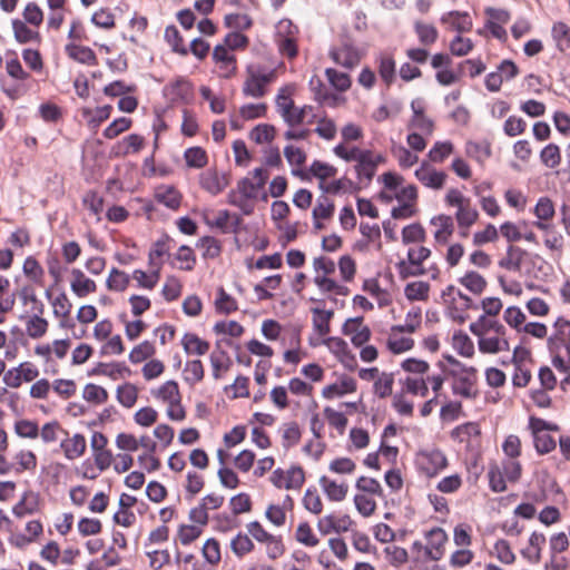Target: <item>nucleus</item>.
<instances>
[{
    "label": "nucleus",
    "instance_id": "1",
    "mask_svg": "<svg viewBox=\"0 0 570 570\" xmlns=\"http://www.w3.org/2000/svg\"><path fill=\"white\" fill-rule=\"evenodd\" d=\"M268 173L264 168H255L250 176L237 181L236 187L227 194V203L240 209L244 215L253 214L255 200L266 184Z\"/></svg>",
    "mask_w": 570,
    "mask_h": 570
},
{
    "label": "nucleus",
    "instance_id": "2",
    "mask_svg": "<svg viewBox=\"0 0 570 570\" xmlns=\"http://www.w3.org/2000/svg\"><path fill=\"white\" fill-rule=\"evenodd\" d=\"M448 206L456 207L455 220L462 236H466L470 227L474 225L480 215L478 209L472 205L471 199L465 197L458 188H450L445 195Z\"/></svg>",
    "mask_w": 570,
    "mask_h": 570
},
{
    "label": "nucleus",
    "instance_id": "3",
    "mask_svg": "<svg viewBox=\"0 0 570 570\" xmlns=\"http://www.w3.org/2000/svg\"><path fill=\"white\" fill-rule=\"evenodd\" d=\"M150 394L156 401L167 406L166 413L171 421L185 420L186 411L181 404V394L176 381H166L160 386L153 389Z\"/></svg>",
    "mask_w": 570,
    "mask_h": 570
},
{
    "label": "nucleus",
    "instance_id": "4",
    "mask_svg": "<svg viewBox=\"0 0 570 570\" xmlns=\"http://www.w3.org/2000/svg\"><path fill=\"white\" fill-rule=\"evenodd\" d=\"M441 298L446 314L452 321L463 324L468 320V312L472 307V299L468 295L454 285H449L442 291Z\"/></svg>",
    "mask_w": 570,
    "mask_h": 570
},
{
    "label": "nucleus",
    "instance_id": "5",
    "mask_svg": "<svg viewBox=\"0 0 570 570\" xmlns=\"http://www.w3.org/2000/svg\"><path fill=\"white\" fill-rule=\"evenodd\" d=\"M276 80V71L261 66H249L243 86L246 97L262 98L267 94V88Z\"/></svg>",
    "mask_w": 570,
    "mask_h": 570
},
{
    "label": "nucleus",
    "instance_id": "6",
    "mask_svg": "<svg viewBox=\"0 0 570 570\" xmlns=\"http://www.w3.org/2000/svg\"><path fill=\"white\" fill-rule=\"evenodd\" d=\"M431 256V249L423 246H413L407 250L405 259L396 263L395 267L400 278L417 277L428 274L424 262Z\"/></svg>",
    "mask_w": 570,
    "mask_h": 570
},
{
    "label": "nucleus",
    "instance_id": "7",
    "mask_svg": "<svg viewBox=\"0 0 570 570\" xmlns=\"http://www.w3.org/2000/svg\"><path fill=\"white\" fill-rule=\"evenodd\" d=\"M528 429L533 439V446L539 454H548L556 449L557 443L548 432L558 431L559 426L557 424L547 422L541 417L530 416Z\"/></svg>",
    "mask_w": 570,
    "mask_h": 570
},
{
    "label": "nucleus",
    "instance_id": "8",
    "mask_svg": "<svg viewBox=\"0 0 570 570\" xmlns=\"http://www.w3.org/2000/svg\"><path fill=\"white\" fill-rule=\"evenodd\" d=\"M452 365H456L460 368L453 371V384L452 391L455 395L472 400L478 395L476 385V370L474 367H465L459 361L453 357L448 358Z\"/></svg>",
    "mask_w": 570,
    "mask_h": 570
},
{
    "label": "nucleus",
    "instance_id": "9",
    "mask_svg": "<svg viewBox=\"0 0 570 570\" xmlns=\"http://www.w3.org/2000/svg\"><path fill=\"white\" fill-rule=\"evenodd\" d=\"M271 483L277 489L299 490L305 482V472L299 465L289 469H276L269 478Z\"/></svg>",
    "mask_w": 570,
    "mask_h": 570
},
{
    "label": "nucleus",
    "instance_id": "10",
    "mask_svg": "<svg viewBox=\"0 0 570 570\" xmlns=\"http://www.w3.org/2000/svg\"><path fill=\"white\" fill-rule=\"evenodd\" d=\"M419 470L428 478H433L448 466V458L439 449L421 451L416 455Z\"/></svg>",
    "mask_w": 570,
    "mask_h": 570
},
{
    "label": "nucleus",
    "instance_id": "11",
    "mask_svg": "<svg viewBox=\"0 0 570 570\" xmlns=\"http://www.w3.org/2000/svg\"><path fill=\"white\" fill-rule=\"evenodd\" d=\"M90 449L96 468L104 472L108 470L114 462V454L108 449V438L98 431H95L90 438Z\"/></svg>",
    "mask_w": 570,
    "mask_h": 570
},
{
    "label": "nucleus",
    "instance_id": "12",
    "mask_svg": "<svg viewBox=\"0 0 570 570\" xmlns=\"http://www.w3.org/2000/svg\"><path fill=\"white\" fill-rule=\"evenodd\" d=\"M198 183L202 189L212 196H217L230 184V175L218 170L216 167H209L200 173Z\"/></svg>",
    "mask_w": 570,
    "mask_h": 570
},
{
    "label": "nucleus",
    "instance_id": "13",
    "mask_svg": "<svg viewBox=\"0 0 570 570\" xmlns=\"http://www.w3.org/2000/svg\"><path fill=\"white\" fill-rule=\"evenodd\" d=\"M552 330V334L547 340L549 351L570 350V320L558 316L553 322Z\"/></svg>",
    "mask_w": 570,
    "mask_h": 570
},
{
    "label": "nucleus",
    "instance_id": "14",
    "mask_svg": "<svg viewBox=\"0 0 570 570\" xmlns=\"http://www.w3.org/2000/svg\"><path fill=\"white\" fill-rule=\"evenodd\" d=\"M43 533V525L40 520H30L24 525V532L12 533L9 538L11 546L18 549H26L37 543Z\"/></svg>",
    "mask_w": 570,
    "mask_h": 570
},
{
    "label": "nucleus",
    "instance_id": "15",
    "mask_svg": "<svg viewBox=\"0 0 570 570\" xmlns=\"http://www.w3.org/2000/svg\"><path fill=\"white\" fill-rule=\"evenodd\" d=\"M476 337L479 351L483 354H499L501 352L510 351L507 330H501L498 333H488L484 334V336Z\"/></svg>",
    "mask_w": 570,
    "mask_h": 570
},
{
    "label": "nucleus",
    "instance_id": "16",
    "mask_svg": "<svg viewBox=\"0 0 570 570\" xmlns=\"http://www.w3.org/2000/svg\"><path fill=\"white\" fill-rule=\"evenodd\" d=\"M416 179L426 188L440 190L444 187L448 175L423 161L414 173Z\"/></svg>",
    "mask_w": 570,
    "mask_h": 570
},
{
    "label": "nucleus",
    "instance_id": "17",
    "mask_svg": "<svg viewBox=\"0 0 570 570\" xmlns=\"http://www.w3.org/2000/svg\"><path fill=\"white\" fill-rule=\"evenodd\" d=\"M426 546L424 548L425 560H440L444 554V547L448 541L445 531L441 528H433L426 533Z\"/></svg>",
    "mask_w": 570,
    "mask_h": 570
},
{
    "label": "nucleus",
    "instance_id": "18",
    "mask_svg": "<svg viewBox=\"0 0 570 570\" xmlns=\"http://www.w3.org/2000/svg\"><path fill=\"white\" fill-rule=\"evenodd\" d=\"M383 161L384 158L382 155L376 154L370 149L364 150L363 156L355 165L357 178L361 181L365 180L366 183H370L376 173L377 165Z\"/></svg>",
    "mask_w": 570,
    "mask_h": 570
},
{
    "label": "nucleus",
    "instance_id": "19",
    "mask_svg": "<svg viewBox=\"0 0 570 570\" xmlns=\"http://www.w3.org/2000/svg\"><path fill=\"white\" fill-rule=\"evenodd\" d=\"M413 115L407 122L409 129H415L423 135L430 136L434 130V122L424 114V106L419 100L411 102Z\"/></svg>",
    "mask_w": 570,
    "mask_h": 570
},
{
    "label": "nucleus",
    "instance_id": "20",
    "mask_svg": "<svg viewBox=\"0 0 570 570\" xmlns=\"http://www.w3.org/2000/svg\"><path fill=\"white\" fill-rule=\"evenodd\" d=\"M330 57L335 63L347 69L354 68L361 61L360 51L350 43H344L338 48L332 49L330 51Z\"/></svg>",
    "mask_w": 570,
    "mask_h": 570
},
{
    "label": "nucleus",
    "instance_id": "21",
    "mask_svg": "<svg viewBox=\"0 0 570 570\" xmlns=\"http://www.w3.org/2000/svg\"><path fill=\"white\" fill-rule=\"evenodd\" d=\"M404 333H406V331L397 325L391 327L386 338V347L393 354H401L413 348L414 340L412 337L404 336Z\"/></svg>",
    "mask_w": 570,
    "mask_h": 570
},
{
    "label": "nucleus",
    "instance_id": "22",
    "mask_svg": "<svg viewBox=\"0 0 570 570\" xmlns=\"http://www.w3.org/2000/svg\"><path fill=\"white\" fill-rule=\"evenodd\" d=\"M335 212V204L333 199H331L326 195H321L316 199V204L313 208L312 216L314 228L317 230L324 229V220H328L333 217Z\"/></svg>",
    "mask_w": 570,
    "mask_h": 570
},
{
    "label": "nucleus",
    "instance_id": "23",
    "mask_svg": "<svg viewBox=\"0 0 570 570\" xmlns=\"http://www.w3.org/2000/svg\"><path fill=\"white\" fill-rule=\"evenodd\" d=\"M67 438L60 443V449L66 459L73 461L81 458L87 449L86 438L80 433H75L69 436L66 432Z\"/></svg>",
    "mask_w": 570,
    "mask_h": 570
},
{
    "label": "nucleus",
    "instance_id": "24",
    "mask_svg": "<svg viewBox=\"0 0 570 570\" xmlns=\"http://www.w3.org/2000/svg\"><path fill=\"white\" fill-rule=\"evenodd\" d=\"M357 383L354 377L348 375H341L333 384L326 385L322 390V395L325 399H335L345 394L354 393Z\"/></svg>",
    "mask_w": 570,
    "mask_h": 570
},
{
    "label": "nucleus",
    "instance_id": "25",
    "mask_svg": "<svg viewBox=\"0 0 570 570\" xmlns=\"http://www.w3.org/2000/svg\"><path fill=\"white\" fill-rule=\"evenodd\" d=\"M344 333L351 335V341L354 346H363L371 338V330L364 325L362 318L348 320L344 324Z\"/></svg>",
    "mask_w": 570,
    "mask_h": 570
},
{
    "label": "nucleus",
    "instance_id": "26",
    "mask_svg": "<svg viewBox=\"0 0 570 570\" xmlns=\"http://www.w3.org/2000/svg\"><path fill=\"white\" fill-rule=\"evenodd\" d=\"M154 197L157 203L165 205L167 208L177 210L181 204L183 195L171 185H160L155 188Z\"/></svg>",
    "mask_w": 570,
    "mask_h": 570
},
{
    "label": "nucleus",
    "instance_id": "27",
    "mask_svg": "<svg viewBox=\"0 0 570 570\" xmlns=\"http://www.w3.org/2000/svg\"><path fill=\"white\" fill-rule=\"evenodd\" d=\"M65 52L69 59L81 65L96 66L98 63L95 51L89 47L70 42L65 46Z\"/></svg>",
    "mask_w": 570,
    "mask_h": 570
},
{
    "label": "nucleus",
    "instance_id": "28",
    "mask_svg": "<svg viewBox=\"0 0 570 570\" xmlns=\"http://www.w3.org/2000/svg\"><path fill=\"white\" fill-rule=\"evenodd\" d=\"M534 216L537 220L532 223V226L538 229H547V225L554 217L556 210L552 200L548 197H541L534 206Z\"/></svg>",
    "mask_w": 570,
    "mask_h": 570
},
{
    "label": "nucleus",
    "instance_id": "29",
    "mask_svg": "<svg viewBox=\"0 0 570 570\" xmlns=\"http://www.w3.org/2000/svg\"><path fill=\"white\" fill-rule=\"evenodd\" d=\"M40 510L39 494L32 491L26 492L18 503L12 508V513L21 519L27 515L35 514Z\"/></svg>",
    "mask_w": 570,
    "mask_h": 570
},
{
    "label": "nucleus",
    "instance_id": "30",
    "mask_svg": "<svg viewBox=\"0 0 570 570\" xmlns=\"http://www.w3.org/2000/svg\"><path fill=\"white\" fill-rule=\"evenodd\" d=\"M453 440L465 443L471 446L473 442H478L481 436V428L476 422H466L452 430Z\"/></svg>",
    "mask_w": 570,
    "mask_h": 570
},
{
    "label": "nucleus",
    "instance_id": "31",
    "mask_svg": "<svg viewBox=\"0 0 570 570\" xmlns=\"http://www.w3.org/2000/svg\"><path fill=\"white\" fill-rule=\"evenodd\" d=\"M71 276H72V279L70 283V287H71V291L78 297H86L87 295L96 292L97 285H96L95 281L87 277L81 269L73 268L71 271Z\"/></svg>",
    "mask_w": 570,
    "mask_h": 570
},
{
    "label": "nucleus",
    "instance_id": "32",
    "mask_svg": "<svg viewBox=\"0 0 570 570\" xmlns=\"http://www.w3.org/2000/svg\"><path fill=\"white\" fill-rule=\"evenodd\" d=\"M528 253L525 249L510 245L507 248L505 256L500 259L499 266L510 272L518 273L521 271L522 263L527 257Z\"/></svg>",
    "mask_w": 570,
    "mask_h": 570
},
{
    "label": "nucleus",
    "instance_id": "33",
    "mask_svg": "<svg viewBox=\"0 0 570 570\" xmlns=\"http://www.w3.org/2000/svg\"><path fill=\"white\" fill-rule=\"evenodd\" d=\"M431 225L435 227L434 239L439 244H445L454 232L453 218L441 214L431 219Z\"/></svg>",
    "mask_w": 570,
    "mask_h": 570
},
{
    "label": "nucleus",
    "instance_id": "34",
    "mask_svg": "<svg viewBox=\"0 0 570 570\" xmlns=\"http://www.w3.org/2000/svg\"><path fill=\"white\" fill-rule=\"evenodd\" d=\"M377 72L386 86L395 80L396 63L392 53L381 52L376 58Z\"/></svg>",
    "mask_w": 570,
    "mask_h": 570
},
{
    "label": "nucleus",
    "instance_id": "35",
    "mask_svg": "<svg viewBox=\"0 0 570 570\" xmlns=\"http://www.w3.org/2000/svg\"><path fill=\"white\" fill-rule=\"evenodd\" d=\"M441 22L449 24L453 30L459 33L468 32L472 29V20L468 12L449 11L441 17Z\"/></svg>",
    "mask_w": 570,
    "mask_h": 570
},
{
    "label": "nucleus",
    "instance_id": "36",
    "mask_svg": "<svg viewBox=\"0 0 570 570\" xmlns=\"http://www.w3.org/2000/svg\"><path fill=\"white\" fill-rule=\"evenodd\" d=\"M544 233L543 244L546 248L560 257L564 250V237L559 233L552 224L547 225V229H540Z\"/></svg>",
    "mask_w": 570,
    "mask_h": 570
},
{
    "label": "nucleus",
    "instance_id": "37",
    "mask_svg": "<svg viewBox=\"0 0 570 570\" xmlns=\"http://www.w3.org/2000/svg\"><path fill=\"white\" fill-rule=\"evenodd\" d=\"M112 107L110 105H105L101 107H97L96 109H91L89 107L81 108V116L87 120V125L91 129H97L101 122L107 120L111 115Z\"/></svg>",
    "mask_w": 570,
    "mask_h": 570
},
{
    "label": "nucleus",
    "instance_id": "38",
    "mask_svg": "<svg viewBox=\"0 0 570 570\" xmlns=\"http://www.w3.org/2000/svg\"><path fill=\"white\" fill-rule=\"evenodd\" d=\"M320 484L331 501H343L348 492V485L345 482L337 483L325 475L321 476Z\"/></svg>",
    "mask_w": 570,
    "mask_h": 570
},
{
    "label": "nucleus",
    "instance_id": "39",
    "mask_svg": "<svg viewBox=\"0 0 570 570\" xmlns=\"http://www.w3.org/2000/svg\"><path fill=\"white\" fill-rule=\"evenodd\" d=\"M71 307L72 305L65 293H60L52 301L53 314L60 320L61 327L69 328L73 326L69 323Z\"/></svg>",
    "mask_w": 570,
    "mask_h": 570
},
{
    "label": "nucleus",
    "instance_id": "40",
    "mask_svg": "<svg viewBox=\"0 0 570 570\" xmlns=\"http://www.w3.org/2000/svg\"><path fill=\"white\" fill-rule=\"evenodd\" d=\"M296 90L295 85H286L282 87L275 98L276 111L282 119L289 112L291 108L295 106L293 95Z\"/></svg>",
    "mask_w": 570,
    "mask_h": 570
},
{
    "label": "nucleus",
    "instance_id": "41",
    "mask_svg": "<svg viewBox=\"0 0 570 570\" xmlns=\"http://www.w3.org/2000/svg\"><path fill=\"white\" fill-rule=\"evenodd\" d=\"M505 327L492 316H480L475 322L470 325V331L475 336H484L488 333H498Z\"/></svg>",
    "mask_w": 570,
    "mask_h": 570
},
{
    "label": "nucleus",
    "instance_id": "42",
    "mask_svg": "<svg viewBox=\"0 0 570 570\" xmlns=\"http://www.w3.org/2000/svg\"><path fill=\"white\" fill-rule=\"evenodd\" d=\"M131 277L139 288L153 291L160 278L159 266L150 267L149 273L142 269H135Z\"/></svg>",
    "mask_w": 570,
    "mask_h": 570
},
{
    "label": "nucleus",
    "instance_id": "43",
    "mask_svg": "<svg viewBox=\"0 0 570 570\" xmlns=\"http://www.w3.org/2000/svg\"><path fill=\"white\" fill-rule=\"evenodd\" d=\"M313 314V327L320 336H325L331 332L330 322L334 315L333 311H326L320 307L311 309Z\"/></svg>",
    "mask_w": 570,
    "mask_h": 570
},
{
    "label": "nucleus",
    "instance_id": "44",
    "mask_svg": "<svg viewBox=\"0 0 570 570\" xmlns=\"http://www.w3.org/2000/svg\"><path fill=\"white\" fill-rule=\"evenodd\" d=\"M181 345L187 354L205 355L209 351V343L194 333H186L181 338Z\"/></svg>",
    "mask_w": 570,
    "mask_h": 570
},
{
    "label": "nucleus",
    "instance_id": "45",
    "mask_svg": "<svg viewBox=\"0 0 570 570\" xmlns=\"http://www.w3.org/2000/svg\"><path fill=\"white\" fill-rule=\"evenodd\" d=\"M145 139L140 135L131 134L119 141L115 147L117 156H126L130 153H138L144 147Z\"/></svg>",
    "mask_w": 570,
    "mask_h": 570
},
{
    "label": "nucleus",
    "instance_id": "46",
    "mask_svg": "<svg viewBox=\"0 0 570 570\" xmlns=\"http://www.w3.org/2000/svg\"><path fill=\"white\" fill-rule=\"evenodd\" d=\"M130 284V275L126 272L112 267L106 279V286L111 292H125Z\"/></svg>",
    "mask_w": 570,
    "mask_h": 570
},
{
    "label": "nucleus",
    "instance_id": "47",
    "mask_svg": "<svg viewBox=\"0 0 570 570\" xmlns=\"http://www.w3.org/2000/svg\"><path fill=\"white\" fill-rule=\"evenodd\" d=\"M12 30L14 39L19 43L40 41V33L37 30H33L32 28L28 27L27 23L22 20L14 19L12 21Z\"/></svg>",
    "mask_w": 570,
    "mask_h": 570
},
{
    "label": "nucleus",
    "instance_id": "48",
    "mask_svg": "<svg viewBox=\"0 0 570 570\" xmlns=\"http://www.w3.org/2000/svg\"><path fill=\"white\" fill-rule=\"evenodd\" d=\"M215 308L219 314L228 315L238 309L237 301L229 295L224 287L217 288V296L215 298Z\"/></svg>",
    "mask_w": 570,
    "mask_h": 570
},
{
    "label": "nucleus",
    "instance_id": "49",
    "mask_svg": "<svg viewBox=\"0 0 570 570\" xmlns=\"http://www.w3.org/2000/svg\"><path fill=\"white\" fill-rule=\"evenodd\" d=\"M275 136L276 128L271 124H259L248 134L249 139L257 145L272 142L275 139Z\"/></svg>",
    "mask_w": 570,
    "mask_h": 570
},
{
    "label": "nucleus",
    "instance_id": "50",
    "mask_svg": "<svg viewBox=\"0 0 570 570\" xmlns=\"http://www.w3.org/2000/svg\"><path fill=\"white\" fill-rule=\"evenodd\" d=\"M551 35L556 41L557 48L560 51L570 49V26L563 21L554 22L551 29Z\"/></svg>",
    "mask_w": 570,
    "mask_h": 570
},
{
    "label": "nucleus",
    "instance_id": "51",
    "mask_svg": "<svg viewBox=\"0 0 570 570\" xmlns=\"http://www.w3.org/2000/svg\"><path fill=\"white\" fill-rule=\"evenodd\" d=\"M184 159L188 168H204L208 164V156L202 147H190L184 153Z\"/></svg>",
    "mask_w": 570,
    "mask_h": 570
},
{
    "label": "nucleus",
    "instance_id": "52",
    "mask_svg": "<svg viewBox=\"0 0 570 570\" xmlns=\"http://www.w3.org/2000/svg\"><path fill=\"white\" fill-rule=\"evenodd\" d=\"M392 156L397 160L401 168H410L419 161L417 155L400 144H393L391 147Z\"/></svg>",
    "mask_w": 570,
    "mask_h": 570
},
{
    "label": "nucleus",
    "instance_id": "53",
    "mask_svg": "<svg viewBox=\"0 0 570 570\" xmlns=\"http://www.w3.org/2000/svg\"><path fill=\"white\" fill-rule=\"evenodd\" d=\"M14 469L16 473H22L24 471H33L37 468V456L30 450H21L14 455Z\"/></svg>",
    "mask_w": 570,
    "mask_h": 570
},
{
    "label": "nucleus",
    "instance_id": "54",
    "mask_svg": "<svg viewBox=\"0 0 570 570\" xmlns=\"http://www.w3.org/2000/svg\"><path fill=\"white\" fill-rule=\"evenodd\" d=\"M414 31L419 38L420 43L423 46H432L439 38V32L433 24L416 21L414 23Z\"/></svg>",
    "mask_w": 570,
    "mask_h": 570
},
{
    "label": "nucleus",
    "instance_id": "55",
    "mask_svg": "<svg viewBox=\"0 0 570 570\" xmlns=\"http://www.w3.org/2000/svg\"><path fill=\"white\" fill-rule=\"evenodd\" d=\"M210 364L213 367V376L219 380L226 372L229 371L232 361L224 351H215L210 354Z\"/></svg>",
    "mask_w": 570,
    "mask_h": 570
},
{
    "label": "nucleus",
    "instance_id": "56",
    "mask_svg": "<svg viewBox=\"0 0 570 570\" xmlns=\"http://www.w3.org/2000/svg\"><path fill=\"white\" fill-rule=\"evenodd\" d=\"M430 284L422 281H415L406 284L404 287L405 297L411 301H426L429 298Z\"/></svg>",
    "mask_w": 570,
    "mask_h": 570
},
{
    "label": "nucleus",
    "instance_id": "57",
    "mask_svg": "<svg viewBox=\"0 0 570 570\" xmlns=\"http://www.w3.org/2000/svg\"><path fill=\"white\" fill-rule=\"evenodd\" d=\"M184 380L189 385L199 383L205 375L204 365L200 360L187 361L183 371Z\"/></svg>",
    "mask_w": 570,
    "mask_h": 570
},
{
    "label": "nucleus",
    "instance_id": "58",
    "mask_svg": "<svg viewBox=\"0 0 570 570\" xmlns=\"http://www.w3.org/2000/svg\"><path fill=\"white\" fill-rule=\"evenodd\" d=\"M48 327V321L39 315H32L26 322L27 335L32 340H38L45 336Z\"/></svg>",
    "mask_w": 570,
    "mask_h": 570
},
{
    "label": "nucleus",
    "instance_id": "59",
    "mask_svg": "<svg viewBox=\"0 0 570 570\" xmlns=\"http://www.w3.org/2000/svg\"><path fill=\"white\" fill-rule=\"evenodd\" d=\"M394 374L382 372L373 384V392L379 399H386L392 395Z\"/></svg>",
    "mask_w": 570,
    "mask_h": 570
},
{
    "label": "nucleus",
    "instance_id": "60",
    "mask_svg": "<svg viewBox=\"0 0 570 570\" xmlns=\"http://www.w3.org/2000/svg\"><path fill=\"white\" fill-rule=\"evenodd\" d=\"M295 539L297 542L308 548H314L320 543L317 535L306 521L298 523L295 530Z\"/></svg>",
    "mask_w": 570,
    "mask_h": 570
},
{
    "label": "nucleus",
    "instance_id": "61",
    "mask_svg": "<svg viewBox=\"0 0 570 570\" xmlns=\"http://www.w3.org/2000/svg\"><path fill=\"white\" fill-rule=\"evenodd\" d=\"M204 487V475L195 470H189L186 474V481L184 484L187 498H195L198 493H200Z\"/></svg>",
    "mask_w": 570,
    "mask_h": 570
},
{
    "label": "nucleus",
    "instance_id": "62",
    "mask_svg": "<svg viewBox=\"0 0 570 570\" xmlns=\"http://www.w3.org/2000/svg\"><path fill=\"white\" fill-rule=\"evenodd\" d=\"M460 284L474 294H481L487 287L485 278L478 272L465 273L460 279Z\"/></svg>",
    "mask_w": 570,
    "mask_h": 570
},
{
    "label": "nucleus",
    "instance_id": "63",
    "mask_svg": "<svg viewBox=\"0 0 570 570\" xmlns=\"http://www.w3.org/2000/svg\"><path fill=\"white\" fill-rule=\"evenodd\" d=\"M540 160L548 168H557L561 164L560 147L554 142L546 145L540 151Z\"/></svg>",
    "mask_w": 570,
    "mask_h": 570
},
{
    "label": "nucleus",
    "instance_id": "64",
    "mask_svg": "<svg viewBox=\"0 0 570 570\" xmlns=\"http://www.w3.org/2000/svg\"><path fill=\"white\" fill-rule=\"evenodd\" d=\"M453 150L454 145L451 141H436L429 150L428 158L431 163L441 164L453 154Z\"/></svg>",
    "mask_w": 570,
    "mask_h": 570
}]
</instances>
